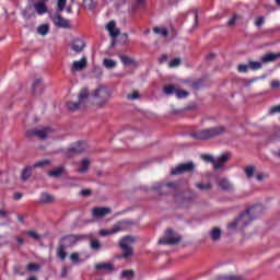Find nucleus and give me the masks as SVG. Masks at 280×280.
Returning <instances> with one entry per match:
<instances>
[{
	"label": "nucleus",
	"instance_id": "obj_11",
	"mask_svg": "<svg viewBox=\"0 0 280 280\" xmlns=\"http://www.w3.org/2000/svg\"><path fill=\"white\" fill-rule=\"evenodd\" d=\"M50 20L52 21L55 27H59L61 30H71V21L62 18L60 13L50 14Z\"/></svg>",
	"mask_w": 280,
	"mask_h": 280
},
{
	"label": "nucleus",
	"instance_id": "obj_12",
	"mask_svg": "<svg viewBox=\"0 0 280 280\" xmlns=\"http://www.w3.org/2000/svg\"><path fill=\"white\" fill-rule=\"evenodd\" d=\"M80 240H86V235H75V234H70L61 237V241L59 244H62L66 246V248H71L72 246H75Z\"/></svg>",
	"mask_w": 280,
	"mask_h": 280
},
{
	"label": "nucleus",
	"instance_id": "obj_36",
	"mask_svg": "<svg viewBox=\"0 0 280 280\" xmlns=\"http://www.w3.org/2000/svg\"><path fill=\"white\" fill-rule=\"evenodd\" d=\"M176 91L178 90H176V86L174 85H165L163 89V93L165 95H174V94L176 95Z\"/></svg>",
	"mask_w": 280,
	"mask_h": 280
},
{
	"label": "nucleus",
	"instance_id": "obj_45",
	"mask_svg": "<svg viewBox=\"0 0 280 280\" xmlns=\"http://www.w3.org/2000/svg\"><path fill=\"white\" fill-rule=\"evenodd\" d=\"M175 95L178 100H184L185 97L189 96V92L177 90Z\"/></svg>",
	"mask_w": 280,
	"mask_h": 280
},
{
	"label": "nucleus",
	"instance_id": "obj_15",
	"mask_svg": "<svg viewBox=\"0 0 280 280\" xmlns=\"http://www.w3.org/2000/svg\"><path fill=\"white\" fill-rule=\"evenodd\" d=\"M110 213H112L110 208H106V207H96L92 209L93 218H106V215Z\"/></svg>",
	"mask_w": 280,
	"mask_h": 280
},
{
	"label": "nucleus",
	"instance_id": "obj_34",
	"mask_svg": "<svg viewBox=\"0 0 280 280\" xmlns=\"http://www.w3.org/2000/svg\"><path fill=\"white\" fill-rule=\"evenodd\" d=\"M43 91V79L38 78L33 83V92Z\"/></svg>",
	"mask_w": 280,
	"mask_h": 280
},
{
	"label": "nucleus",
	"instance_id": "obj_23",
	"mask_svg": "<svg viewBox=\"0 0 280 280\" xmlns=\"http://www.w3.org/2000/svg\"><path fill=\"white\" fill-rule=\"evenodd\" d=\"M279 58H280V55L275 52H269L261 57V62H264V65H268V62H275V60H279Z\"/></svg>",
	"mask_w": 280,
	"mask_h": 280
},
{
	"label": "nucleus",
	"instance_id": "obj_47",
	"mask_svg": "<svg viewBox=\"0 0 280 280\" xmlns=\"http://www.w3.org/2000/svg\"><path fill=\"white\" fill-rule=\"evenodd\" d=\"M238 19H242V16L234 14L228 22V25L233 26L238 21Z\"/></svg>",
	"mask_w": 280,
	"mask_h": 280
},
{
	"label": "nucleus",
	"instance_id": "obj_7",
	"mask_svg": "<svg viewBox=\"0 0 280 280\" xmlns=\"http://www.w3.org/2000/svg\"><path fill=\"white\" fill-rule=\"evenodd\" d=\"M86 100H89V90L82 89L79 93V102H68L67 108L68 110H80V108H85Z\"/></svg>",
	"mask_w": 280,
	"mask_h": 280
},
{
	"label": "nucleus",
	"instance_id": "obj_16",
	"mask_svg": "<svg viewBox=\"0 0 280 280\" xmlns=\"http://www.w3.org/2000/svg\"><path fill=\"white\" fill-rule=\"evenodd\" d=\"M89 65L86 57H82L81 60L72 62L71 71H84Z\"/></svg>",
	"mask_w": 280,
	"mask_h": 280
},
{
	"label": "nucleus",
	"instance_id": "obj_46",
	"mask_svg": "<svg viewBox=\"0 0 280 280\" xmlns=\"http://www.w3.org/2000/svg\"><path fill=\"white\" fill-rule=\"evenodd\" d=\"M202 161H206L207 163H212L214 165L215 159L211 154H203L201 155Z\"/></svg>",
	"mask_w": 280,
	"mask_h": 280
},
{
	"label": "nucleus",
	"instance_id": "obj_43",
	"mask_svg": "<svg viewBox=\"0 0 280 280\" xmlns=\"http://www.w3.org/2000/svg\"><path fill=\"white\" fill-rule=\"evenodd\" d=\"M244 172H245L247 178H253V176H255V167H253V166L245 167Z\"/></svg>",
	"mask_w": 280,
	"mask_h": 280
},
{
	"label": "nucleus",
	"instance_id": "obj_6",
	"mask_svg": "<svg viewBox=\"0 0 280 280\" xmlns=\"http://www.w3.org/2000/svg\"><path fill=\"white\" fill-rule=\"evenodd\" d=\"M194 198H196V195L189 190L175 194V202L182 209H189L194 205Z\"/></svg>",
	"mask_w": 280,
	"mask_h": 280
},
{
	"label": "nucleus",
	"instance_id": "obj_54",
	"mask_svg": "<svg viewBox=\"0 0 280 280\" xmlns=\"http://www.w3.org/2000/svg\"><path fill=\"white\" fill-rule=\"evenodd\" d=\"M68 272H69V267H67V266L62 267V269H61L62 279H65V277H67Z\"/></svg>",
	"mask_w": 280,
	"mask_h": 280
},
{
	"label": "nucleus",
	"instance_id": "obj_25",
	"mask_svg": "<svg viewBox=\"0 0 280 280\" xmlns=\"http://www.w3.org/2000/svg\"><path fill=\"white\" fill-rule=\"evenodd\" d=\"M210 237L212 242H220V238L222 237V230H220V228H213L210 231Z\"/></svg>",
	"mask_w": 280,
	"mask_h": 280
},
{
	"label": "nucleus",
	"instance_id": "obj_26",
	"mask_svg": "<svg viewBox=\"0 0 280 280\" xmlns=\"http://www.w3.org/2000/svg\"><path fill=\"white\" fill-rule=\"evenodd\" d=\"M62 174H65V166H59V167L55 168L54 171L48 172V176H50L52 178H60V176H62Z\"/></svg>",
	"mask_w": 280,
	"mask_h": 280
},
{
	"label": "nucleus",
	"instance_id": "obj_8",
	"mask_svg": "<svg viewBox=\"0 0 280 280\" xmlns=\"http://www.w3.org/2000/svg\"><path fill=\"white\" fill-rule=\"evenodd\" d=\"M54 132V129L51 127H38L26 130V137L28 139H32V137H37V139H40L42 141H45L49 135Z\"/></svg>",
	"mask_w": 280,
	"mask_h": 280
},
{
	"label": "nucleus",
	"instance_id": "obj_3",
	"mask_svg": "<svg viewBox=\"0 0 280 280\" xmlns=\"http://www.w3.org/2000/svg\"><path fill=\"white\" fill-rule=\"evenodd\" d=\"M91 96L96 101V106H106L108 100L113 97V93L108 86L100 85L91 92Z\"/></svg>",
	"mask_w": 280,
	"mask_h": 280
},
{
	"label": "nucleus",
	"instance_id": "obj_48",
	"mask_svg": "<svg viewBox=\"0 0 280 280\" xmlns=\"http://www.w3.org/2000/svg\"><path fill=\"white\" fill-rule=\"evenodd\" d=\"M45 165H49V160H43L39 162H36L33 167H45Z\"/></svg>",
	"mask_w": 280,
	"mask_h": 280
},
{
	"label": "nucleus",
	"instance_id": "obj_42",
	"mask_svg": "<svg viewBox=\"0 0 280 280\" xmlns=\"http://www.w3.org/2000/svg\"><path fill=\"white\" fill-rule=\"evenodd\" d=\"M119 60L122 65H132V59L126 55H119Z\"/></svg>",
	"mask_w": 280,
	"mask_h": 280
},
{
	"label": "nucleus",
	"instance_id": "obj_50",
	"mask_svg": "<svg viewBox=\"0 0 280 280\" xmlns=\"http://www.w3.org/2000/svg\"><path fill=\"white\" fill-rule=\"evenodd\" d=\"M70 259H71V261H73L74 264H78V261H80V254H78L77 252L70 254Z\"/></svg>",
	"mask_w": 280,
	"mask_h": 280
},
{
	"label": "nucleus",
	"instance_id": "obj_44",
	"mask_svg": "<svg viewBox=\"0 0 280 280\" xmlns=\"http://www.w3.org/2000/svg\"><path fill=\"white\" fill-rule=\"evenodd\" d=\"M24 235H28V237H31L32 240H40V236L38 235V233H36V231H26L24 232Z\"/></svg>",
	"mask_w": 280,
	"mask_h": 280
},
{
	"label": "nucleus",
	"instance_id": "obj_49",
	"mask_svg": "<svg viewBox=\"0 0 280 280\" xmlns=\"http://www.w3.org/2000/svg\"><path fill=\"white\" fill-rule=\"evenodd\" d=\"M180 65V58H174L170 61L168 67L174 68Z\"/></svg>",
	"mask_w": 280,
	"mask_h": 280
},
{
	"label": "nucleus",
	"instance_id": "obj_33",
	"mask_svg": "<svg viewBox=\"0 0 280 280\" xmlns=\"http://www.w3.org/2000/svg\"><path fill=\"white\" fill-rule=\"evenodd\" d=\"M40 202H44V205H48L49 202H54V196L43 192L40 195Z\"/></svg>",
	"mask_w": 280,
	"mask_h": 280
},
{
	"label": "nucleus",
	"instance_id": "obj_2",
	"mask_svg": "<svg viewBox=\"0 0 280 280\" xmlns=\"http://www.w3.org/2000/svg\"><path fill=\"white\" fill-rule=\"evenodd\" d=\"M226 133V127L218 126L213 128L202 129L198 131L190 132V137L192 139H197L198 141H207V139H213L215 137H220V135Z\"/></svg>",
	"mask_w": 280,
	"mask_h": 280
},
{
	"label": "nucleus",
	"instance_id": "obj_59",
	"mask_svg": "<svg viewBox=\"0 0 280 280\" xmlns=\"http://www.w3.org/2000/svg\"><path fill=\"white\" fill-rule=\"evenodd\" d=\"M13 198H14L15 200H21V198H23V194H21V192H15V194L13 195Z\"/></svg>",
	"mask_w": 280,
	"mask_h": 280
},
{
	"label": "nucleus",
	"instance_id": "obj_28",
	"mask_svg": "<svg viewBox=\"0 0 280 280\" xmlns=\"http://www.w3.org/2000/svg\"><path fill=\"white\" fill-rule=\"evenodd\" d=\"M120 279L133 280L135 279V270H132V269L122 270L120 273Z\"/></svg>",
	"mask_w": 280,
	"mask_h": 280
},
{
	"label": "nucleus",
	"instance_id": "obj_18",
	"mask_svg": "<svg viewBox=\"0 0 280 280\" xmlns=\"http://www.w3.org/2000/svg\"><path fill=\"white\" fill-rule=\"evenodd\" d=\"M229 162V153H223L221 156H219L217 160H214V170H222L224 167V164Z\"/></svg>",
	"mask_w": 280,
	"mask_h": 280
},
{
	"label": "nucleus",
	"instance_id": "obj_52",
	"mask_svg": "<svg viewBox=\"0 0 280 280\" xmlns=\"http://www.w3.org/2000/svg\"><path fill=\"white\" fill-rule=\"evenodd\" d=\"M264 23H265L264 16H259V18H257L255 25H256V27H261V25H264Z\"/></svg>",
	"mask_w": 280,
	"mask_h": 280
},
{
	"label": "nucleus",
	"instance_id": "obj_17",
	"mask_svg": "<svg viewBox=\"0 0 280 280\" xmlns=\"http://www.w3.org/2000/svg\"><path fill=\"white\" fill-rule=\"evenodd\" d=\"M94 268L97 272H113L115 270V266L112 262H98Z\"/></svg>",
	"mask_w": 280,
	"mask_h": 280
},
{
	"label": "nucleus",
	"instance_id": "obj_60",
	"mask_svg": "<svg viewBox=\"0 0 280 280\" xmlns=\"http://www.w3.org/2000/svg\"><path fill=\"white\" fill-rule=\"evenodd\" d=\"M66 12H67V14H73V8L71 5H68L66 8Z\"/></svg>",
	"mask_w": 280,
	"mask_h": 280
},
{
	"label": "nucleus",
	"instance_id": "obj_39",
	"mask_svg": "<svg viewBox=\"0 0 280 280\" xmlns=\"http://www.w3.org/2000/svg\"><path fill=\"white\" fill-rule=\"evenodd\" d=\"M26 270L28 272H38V270H40V265L36 262H31L26 266Z\"/></svg>",
	"mask_w": 280,
	"mask_h": 280
},
{
	"label": "nucleus",
	"instance_id": "obj_56",
	"mask_svg": "<svg viewBox=\"0 0 280 280\" xmlns=\"http://www.w3.org/2000/svg\"><path fill=\"white\" fill-rule=\"evenodd\" d=\"M271 89H279L280 82L277 80L271 81L270 83Z\"/></svg>",
	"mask_w": 280,
	"mask_h": 280
},
{
	"label": "nucleus",
	"instance_id": "obj_4",
	"mask_svg": "<svg viewBox=\"0 0 280 280\" xmlns=\"http://www.w3.org/2000/svg\"><path fill=\"white\" fill-rule=\"evenodd\" d=\"M135 222L130 220H121L115 223L109 230H100V235L102 237H107L108 235H116V233H124V231H128Z\"/></svg>",
	"mask_w": 280,
	"mask_h": 280
},
{
	"label": "nucleus",
	"instance_id": "obj_5",
	"mask_svg": "<svg viewBox=\"0 0 280 280\" xmlns=\"http://www.w3.org/2000/svg\"><path fill=\"white\" fill-rule=\"evenodd\" d=\"M133 242H136V238L131 235L122 236L119 240L118 246L122 250V254L118 256V259H130L132 257L135 250L130 247V244H133Z\"/></svg>",
	"mask_w": 280,
	"mask_h": 280
},
{
	"label": "nucleus",
	"instance_id": "obj_20",
	"mask_svg": "<svg viewBox=\"0 0 280 280\" xmlns=\"http://www.w3.org/2000/svg\"><path fill=\"white\" fill-rule=\"evenodd\" d=\"M71 47L75 51V54H80L84 51V47H86V45L84 44V40L77 38L72 42Z\"/></svg>",
	"mask_w": 280,
	"mask_h": 280
},
{
	"label": "nucleus",
	"instance_id": "obj_27",
	"mask_svg": "<svg viewBox=\"0 0 280 280\" xmlns=\"http://www.w3.org/2000/svg\"><path fill=\"white\" fill-rule=\"evenodd\" d=\"M66 249L67 247L63 244H59L57 248V257H59L61 261H65V259H67V253L65 252Z\"/></svg>",
	"mask_w": 280,
	"mask_h": 280
},
{
	"label": "nucleus",
	"instance_id": "obj_57",
	"mask_svg": "<svg viewBox=\"0 0 280 280\" xmlns=\"http://www.w3.org/2000/svg\"><path fill=\"white\" fill-rule=\"evenodd\" d=\"M81 196H91V194H92V191H91V189H83V190H81Z\"/></svg>",
	"mask_w": 280,
	"mask_h": 280
},
{
	"label": "nucleus",
	"instance_id": "obj_24",
	"mask_svg": "<svg viewBox=\"0 0 280 280\" xmlns=\"http://www.w3.org/2000/svg\"><path fill=\"white\" fill-rule=\"evenodd\" d=\"M90 166H91V160H89L88 158H84L81 161V167L78 168L79 174H86V172H89Z\"/></svg>",
	"mask_w": 280,
	"mask_h": 280
},
{
	"label": "nucleus",
	"instance_id": "obj_58",
	"mask_svg": "<svg viewBox=\"0 0 280 280\" xmlns=\"http://www.w3.org/2000/svg\"><path fill=\"white\" fill-rule=\"evenodd\" d=\"M16 242H18V244H19L20 246H23V245L25 244V241H24L23 237H21V236H18V237H16Z\"/></svg>",
	"mask_w": 280,
	"mask_h": 280
},
{
	"label": "nucleus",
	"instance_id": "obj_61",
	"mask_svg": "<svg viewBox=\"0 0 280 280\" xmlns=\"http://www.w3.org/2000/svg\"><path fill=\"white\" fill-rule=\"evenodd\" d=\"M0 218H8V212L5 210H0Z\"/></svg>",
	"mask_w": 280,
	"mask_h": 280
},
{
	"label": "nucleus",
	"instance_id": "obj_1",
	"mask_svg": "<svg viewBox=\"0 0 280 280\" xmlns=\"http://www.w3.org/2000/svg\"><path fill=\"white\" fill-rule=\"evenodd\" d=\"M264 213V206L262 205H256L252 206L245 212L241 213L238 218H236L234 221H232L228 229L230 231H235V229H241V231H244L245 226H248L253 220H256L257 215H261Z\"/></svg>",
	"mask_w": 280,
	"mask_h": 280
},
{
	"label": "nucleus",
	"instance_id": "obj_51",
	"mask_svg": "<svg viewBox=\"0 0 280 280\" xmlns=\"http://www.w3.org/2000/svg\"><path fill=\"white\" fill-rule=\"evenodd\" d=\"M248 68H250L249 65H240L238 66V71H240V73H247Z\"/></svg>",
	"mask_w": 280,
	"mask_h": 280
},
{
	"label": "nucleus",
	"instance_id": "obj_53",
	"mask_svg": "<svg viewBox=\"0 0 280 280\" xmlns=\"http://www.w3.org/2000/svg\"><path fill=\"white\" fill-rule=\"evenodd\" d=\"M83 3H88L89 10H93V8H95V2L93 0H83Z\"/></svg>",
	"mask_w": 280,
	"mask_h": 280
},
{
	"label": "nucleus",
	"instance_id": "obj_29",
	"mask_svg": "<svg viewBox=\"0 0 280 280\" xmlns=\"http://www.w3.org/2000/svg\"><path fill=\"white\" fill-rule=\"evenodd\" d=\"M154 34H158L159 36H162L163 38H167L170 36V31L165 27H154L153 28Z\"/></svg>",
	"mask_w": 280,
	"mask_h": 280
},
{
	"label": "nucleus",
	"instance_id": "obj_63",
	"mask_svg": "<svg viewBox=\"0 0 280 280\" xmlns=\"http://www.w3.org/2000/svg\"><path fill=\"white\" fill-rule=\"evenodd\" d=\"M256 178H257V180H264V175H262V174H258V175L256 176Z\"/></svg>",
	"mask_w": 280,
	"mask_h": 280
},
{
	"label": "nucleus",
	"instance_id": "obj_21",
	"mask_svg": "<svg viewBox=\"0 0 280 280\" xmlns=\"http://www.w3.org/2000/svg\"><path fill=\"white\" fill-rule=\"evenodd\" d=\"M218 186L222 191H233V184H231L226 178L219 179Z\"/></svg>",
	"mask_w": 280,
	"mask_h": 280
},
{
	"label": "nucleus",
	"instance_id": "obj_37",
	"mask_svg": "<svg viewBox=\"0 0 280 280\" xmlns=\"http://www.w3.org/2000/svg\"><path fill=\"white\" fill-rule=\"evenodd\" d=\"M103 65L106 69H115L117 67V61L113 59H104Z\"/></svg>",
	"mask_w": 280,
	"mask_h": 280
},
{
	"label": "nucleus",
	"instance_id": "obj_9",
	"mask_svg": "<svg viewBox=\"0 0 280 280\" xmlns=\"http://www.w3.org/2000/svg\"><path fill=\"white\" fill-rule=\"evenodd\" d=\"M196 170V164L194 162L178 164L177 166L171 168V176H179V174H192Z\"/></svg>",
	"mask_w": 280,
	"mask_h": 280
},
{
	"label": "nucleus",
	"instance_id": "obj_31",
	"mask_svg": "<svg viewBox=\"0 0 280 280\" xmlns=\"http://www.w3.org/2000/svg\"><path fill=\"white\" fill-rule=\"evenodd\" d=\"M195 187H197V189H199V191H209V189H211L213 187V184H211V183H207V184L197 183L195 185Z\"/></svg>",
	"mask_w": 280,
	"mask_h": 280
},
{
	"label": "nucleus",
	"instance_id": "obj_13",
	"mask_svg": "<svg viewBox=\"0 0 280 280\" xmlns=\"http://www.w3.org/2000/svg\"><path fill=\"white\" fill-rule=\"evenodd\" d=\"M183 238L180 237V236H176V235H174V231H172V230H166V232H165V237L164 238H161L160 241H159V244H168V245H171V246H174V245H176V244H180V241H182Z\"/></svg>",
	"mask_w": 280,
	"mask_h": 280
},
{
	"label": "nucleus",
	"instance_id": "obj_10",
	"mask_svg": "<svg viewBox=\"0 0 280 280\" xmlns=\"http://www.w3.org/2000/svg\"><path fill=\"white\" fill-rule=\"evenodd\" d=\"M154 189H156L158 194L163 196L165 194H172V191H178V184L176 182H168L166 184L159 183L154 186Z\"/></svg>",
	"mask_w": 280,
	"mask_h": 280
},
{
	"label": "nucleus",
	"instance_id": "obj_22",
	"mask_svg": "<svg viewBox=\"0 0 280 280\" xmlns=\"http://www.w3.org/2000/svg\"><path fill=\"white\" fill-rule=\"evenodd\" d=\"M116 23L115 21H109L106 25V30L109 32V35L112 38H117L119 36V30H116Z\"/></svg>",
	"mask_w": 280,
	"mask_h": 280
},
{
	"label": "nucleus",
	"instance_id": "obj_41",
	"mask_svg": "<svg viewBox=\"0 0 280 280\" xmlns=\"http://www.w3.org/2000/svg\"><path fill=\"white\" fill-rule=\"evenodd\" d=\"M249 69H252L253 71H258V69H261L264 67V65L259 61H249Z\"/></svg>",
	"mask_w": 280,
	"mask_h": 280
},
{
	"label": "nucleus",
	"instance_id": "obj_62",
	"mask_svg": "<svg viewBox=\"0 0 280 280\" xmlns=\"http://www.w3.org/2000/svg\"><path fill=\"white\" fill-rule=\"evenodd\" d=\"M167 61V55H162L160 62Z\"/></svg>",
	"mask_w": 280,
	"mask_h": 280
},
{
	"label": "nucleus",
	"instance_id": "obj_14",
	"mask_svg": "<svg viewBox=\"0 0 280 280\" xmlns=\"http://www.w3.org/2000/svg\"><path fill=\"white\" fill-rule=\"evenodd\" d=\"M86 143L77 142L66 151V156H68V159H71L72 156H75V154H82V152H86Z\"/></svg>",
	"mask_w": 280,
	"mask_h": 280
},
{
	"label": "nucleus",
	"instance_id": "obj_38",
	"mask_svg": "<svg viewBox=\"0 0 280 280\" xmlns=\"http://www.w3.org/2000/svg\"><path fill=\"white\" fill-rule=\"evenodd\" d=\"M65 8H67V0H58L56 13L60 14V12H65Z\"/></svg>",
	"mask_w": 280,
	"mask_h": 280
},
{
	"label": "nucleus",
	"instance_id": "obj_30",
	"mask_svg": "<svg viewBox=\"0 0 280 280\" xmlns=\"http://www.w3.org/2000/svg\"><path fill=\"white\" fill-rule=\"evenodd\" d=\"M126 97L129 102H137V100H141V93L138 90H133L131 93H128Z\"/></svg>",
	"mask_w": 280,
	"mask_h": 280
},
{
	"label": "nucleus",
	"instance_id": "obj_35",
	"mask_svg": "<svg viewBox=\"0 0 280 280\" xmlns=\"http://www.w3.org/2000/svg\"><path fill=\"white\" fill-rule=\"evenodd\" d=\"M90 248L92 250H100L102 248V243L100 242V240L97 238H93L91 242H90Z\"/></svg>",
	"mask_w": 280,
	"mask_h": 280
},
{
	"label": "nucleus",
	"instance_id": "obj_19",
	"mask_svg": "<svg viewBox=\"0 0 280 280\" xmlns=\"http://www.w3.org/2000/svg\"><path fill=\"white\" fill-rule=\"evenodd\" d=\"M34 8H35L36 13L39 16H43V14H47V12H48L47 4L45 3V0L34 3Z\"/></svg>",
	"mask_w": 280,
	"mask_h": 280
},
{
	"label": "nucleus",
	"instance_id": "obj_55",
	"mask_svg": "<svg viewBox=\"0 0 280 280\" xmlns=\"http://www.w3.org/2000/svg\"><path fill=\"white\" fill-rule=\"evenodd\" d=\"M275 113H280V105L270 108V115H275Z\"/></svg>",
	"mask_w": 280,
	"mask_h": 280
},
{
	"label": "nucleus",
	"instance_id": "obj_32",
	"mask_svg": "<svg viewBox=\"0 0 280 280\" xmlns=\"http://www.w3.org/2000/svg\"><path fill=\"white\" fill-rule=\"evenodd\" d=\"M30 176H32V166H26L21 173V179L28 180Z\"/></svg>",
	"mask_w": 280,
	"mask_h": 280
},
{
	"label": "nucleus",
	"instance_id": "obj_64",
	"mask_svg": "<svg viewBox=\"0 0 280 280\" xmlns=\"http://www.w3.org/2000/svg\"><path fill=\"white\" fill-rule=\"evenodd\" d=\"M27 280H38V278L32 276V277H30Z\"/></svg>",
	"mask_w": 280,
	"mask_h": 280
},
{
	"label": "nucleus",
	"instance_id": "obj_40",
	"mask_svg": "<svg viewBox=\"0 0 280 280\" xmlns=\"http://www.w3.org/2000/svg\"><path fill=\"white\" fill-rule=\"evenodd\" d=\"M38 34H40L42 36H47V34H49V25L47 24H43L37 28Z\"/></svg>",
	"mask_w": 280,
	"mask_h": 280
}]
</instances>
